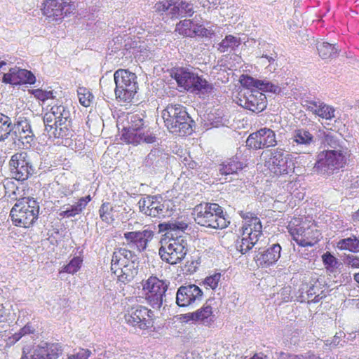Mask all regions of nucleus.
I'll list each match as a JSON object with an SVG mask.
<instances>
[{
  "label": "nucleus",
  "mask_w": 359,
  "mask_h": 359,
  "mask_svg": "<svg viewBox=\"0 0 359 359\" xmlns=\"http://www.w3.org/2000/svg\"><path fill=\"white\" fill-rule=\"evenodd\" d=\"M192 215L196 224L206 228L223 229L230 223L217 203H200L194 207Z\"/></svg>",
  "instance_id": "nucleus-1"
},
{
  "label": "nucleus",
  "mask_w": 359,
  "mask_h": 359,
  "mask_svg": "<svg viewBox=\"0 0 359 359\" xmlns=\"http://www.w3.org/2000/svg\"><path fill=\"white\" fill-rule=\"evenodd\" d=\"M162 117L170 133L180 136L191 134L193 121L182 104H169L162 111Z\"/></svg>",
  "instance_id": "nucleus-2"
},
{
  "label": "nucleus",
  "mask_w": 359,
  "mask_h": 359,
  "mask_svg": "<svg viewBox=\"0 0 359 359\" xmlns=\"http://www.w3.org/2000/svg\"><path fill=\"white\" fill-rule=\"evenodd\" d=\"M121 140L128 144H151L156 142V136L144 118L139 114L130 117L129 126L124 128Z\"/></svg>",
  "instance_id": "nucleus-3"
},
{
  "label": "nucleus",
  "mask_w": 359,
  "mask_h": 359,
  "mask_svg": "<svg viewBox=\"0 0 359 359\" xmlns=\"http://www.w3.org/2000/svg\"><path fill=\"white\" fill-rule=\"evenodd\" d=\"M39 213V203L33 198L24 197L16 201L10 216L15 226L28 228L36 221Z\"/></svg>",
  "instance_id": "nucleus-4"
},
{
  "label": "nucleus",
  "mask_w": 359,
  "mask_h": 359,
  "mask_svg": "<svg viewBox=\"0 0 359 359\" xmlns=\"http://www.w3.org/2000/svg\"><path fill=\"white\" fill-rule=\"evenodd\" d=\"M348 156L349 151L345 147L323 151L318 154L313 169L320 174H331L335 170L344 167Z\"/></svg>",
  "instance_id": "nucleus-5"
},
{
  "label": "nucleus",
  "mask_w": 359,
  "mask_h": 359,
  "mask_svg": "<svg viewBox=\"0 0 359 359\" xmlns=\"http://www.w3.org/2000/svg\"><path fill=\"white\" fill-rule=\"evenodd\" d=\"M117 99L124 102H130L138 88L135 74L127 69H119L114 74Z\"/></svg>",
  "instance_id": "nucleus-6"
},
{
  "label": "nucleus",
  "mask_w": 359,
  "mask_h": 359,
  "mask_svg": "<svg viewBox=\"0 0 359 359\" xmlns=\"http://www.w3.org/2000/svg\"><path fill=\"white\" fill-rule=\"evenodd\" d=\"M161 246L158 250L161 259L171 265L181 262L187 254L188 244L183 236L175 237L168 241H161Z\"/></svg>",
  "instance_id": "nucleus-7"
},
{
  "label": "nucleus",
  "mask_w": 359,
  "mask_h": 359,
  "mask_svg": "<svg viewBox=\"0 0 359 359\" xmlns=\"http://www.w3.org/2000/svg\"><path fill=\"white\" fill-rule=\"evenodd\" d=\"M170 283L169 280H161L156 276H150L142 281L145 299L154 309H160L162 306Z\"/></svg>",
  "instance_id": "nucleus-8"
},
{
  "label": "nucleus",
  "mask_w": 359,
  "mask_h": 359,
  "mask_svg": "<svg viewBox=\"0 0 359 359\" xmlns=\"http://www.w3.org/2000/svg\"><path fill=\"white\" fill-rule=\"evenodd\" d=\"M138 205L142 213L152 217H169L172 211L170 201H163L157 196H147L142 198L139 201Z\"/></svg>",
  "instance_id": "nucleus-9"
},
{
  "label": "nucleus",
  "mask_w": 359,
  "mask_h": 359,
  "mask_svg": "<svg viewBox=\"0 0 359 359\" xmlns=\"http://www.w3.org/2000/svg\"><path fill=\"white\" fill-rule=\"evenodd\" d=\"M32 158L27 152L16 153L11 156L9 165L15 179L24 181L35 172L36 165Z\"/></svg>",
  "instance_id": "nucleus-10"
},
{
  "label": "nucleus",
  "mask_w": 359,
  "mask_h": 359,
  "mask_svg": "<svg viewBox=\"0 0 359 359\" xmlns=\"http://www.w3.org/2000/svg\"><path fill=\"white\" fill-rule=\"evenodd\" d=\"M267 153H269V158L266 163L275 175H287L293 172L294 164L290 154L280 148L269 150Z\"/></svg>",
  "instance_id": "nucleus-11"
},
{
  "label": "nucleus",
  "mask_w": 359,
  "mask_h": 359,
  "mask_svg": "<svg viewBox=\"0 0 359 359\" xmlns=\"http://www.w3.org/2000/svg\"><path fill=\"white\" fill-rule=\"evenodd\" d=\"M154 11L163 15L165 14L170 18H180L185 15L191 16L194 7L191 4L186 1L174 0H163L155 4Z\"/></svg>",
  "instance_id": "nucleus-12"
},
{
  "label": "nucleus",
  "mask_w": 359,
  "mask_h": 359,
  "mask_svg": "<svg viewBox=\"0 0 359 359\" xmlns=\"http://www.w3.org/2000/svg\"><path fill=\"white\" fill-rule=\"evenodd\" d=\"M125 320L132 327L146 330L153 326V312L145 306L137 305L127 311Z\"/></svg>",
  "instance_id": "nucleus-13"
},
{
  "label": "nucleus",
  "mask_w": 359,
  "mask_h": 359,
  "mask_svg": "<svg viewBox=\"0 0 359 359\" xmlns=\"http://www.w3.org/2000/svg\"><path fill=\"white\" fill-rule=\"evenodd\" d=\"M238 104L242 107L259 113L266 107V95L259 90L245 89L239 93Z\"/></svg>",
  "instance_id": "nucleus-14"
},
{
  "label": "nucleus",
  "mask_w": 359,
  "mask_h": 359,
  "mask_svg": "<svg viewBox=\"0 0 359 359\" xmlns=\"http://www.w3.org/2000/svg\"><path fill=\"white\" fill-rule=\"evenodd\" d=\"M154 237V231L145 227L142 231H127L123 233L126 245L138 253L146 250Z\"/></svg>",
  "instance_id": "nucleus-15"
},
{
  "label": "nucleus",
  "mask_w": 359,
  "mask_h": 359,
  "mask_svg": "<svg viewBox=\"0 0 359 359\" xmlns=\"http://www.w3.org/2000/svg\"><path fill=\"white\" fill-rule=\"evenodd\" d=\"M316 144V138L308 130H294L290 138L292 149L296 154H309Z\"/></svg>",
  "instance_id": "nucleus-16"
},
{
  "label": "nucleus",
  "mask_w": 359,
  "mask_h": 359,
  "mask_svg": "<svg viewBox=\"0 0 359 359\" xmlns=\"http://www.w3.org/2000/svg\"><path fill=\"white\" fill-rule=\"evenodd\" d=\"M277 144L276 133L270 128H263L251 133L246 140V146L254 149H262Z\"/></svg>",
  "instance_id": "nucleus-17"
},
{
  "label": "nucleus",
  "mask_w": 359,
  "mask_h": 359,
  "mask_svg": "<svg viewBox=\"0 0 359 359\" xmlns=\"http://www.w3.org/2000/svg\"><path fill=\"white\" fill-rule=\"evenodd\" d=\"M74 6L69 0H47L44 3L43 13L48 18L57 21L71 13Z\"/></svg>",
  "instance_id": "nucleus-18"
},
{
  "label": "nucleus",
  "mask_w": 359,
  "mask_h": 359,
  "mask_svg": "<svg viewBox=\"0 0 359 359\" xmlns=\"http://www.w3.org/2000/svg\"><path fill=\"white\" fill-rule=\"evenodd\" d=\"M293 240L300 246H313L321 236L320 231L314 226L304 225L291 229L290 231Z\"/></svg>",
  "instance_id": "nucleus-19"
},
{
  "label": "nucleus",
  "mask_w": 359,
  "mask_h": 359,
  "mask_svg": "<svg viewBox=\"0 0 359 359\" xmlns=\"http://www.w3.org/2000/svg\"><path fill=\"white\" fill-rule=\"evenodd\" d=\"M203 291L194 284L180 286L176 293V303L179 306L184 307L199 302L203 299Z\"/></svg>",
  "instance_id": "nucleus-20"
},
{
  "label": "nucleus",
  "mask_w": 359,
  "mask_h": 359,
  "mask_svg": "<svg viewBox=\"0 0 359 359\" xmlns=\"http://www.w3.org/2000/svg\"><path fill=\"white\" fill-rule=\"evenodd\" d=\"M2 81L11 85L34 84L36 77L29 70L14 67L10 68L8 72L4 74Z\"/></svg>",
  "instance_id": "nucleus-21"
},
{
  "label": "nucleus",
  "mask_w": 359,
  "mask_h": 359,
  "mask_svg": "<svg viewBox=\"0 0 359 359\" xmlns=\"http://www.w3.org/2000/svg\"><path fill=\"white\" fill-rule=\"evenodd\" d=\"M13 131L15 139L25 147H30L35 140V135L32 129L30 122L24 117H20L17 123L13 126Z\"/></svg>",
  "instance_id": "nucleus-22"
},
{
  "label": "nucleus",
  "mask_w": 359,
  "mask_h": 359,
  "mask_svg": "<svg viewBox=\"0 0 359 359\" xmlns=\"http://www.w3.org/2000/svg\"><path fill=\"white\" fill-rule=\"evenodd\" d=\"M241 231V236H238L235 241V247L238 252L244 255L257 244L263 234H258V232L252 231L250 227H242Z\"/></svg>",
  "instance_id": "nucleus-23"
},
{
  "label": "nucleus",
  "mask_w": 359,
  "mask_h": 359,
  "mask_svg": "<svg viewBox=\"0 0 359 359\" xmlns=\"http://www.w3.org/2000/svg\"><path fill=\"white\" fill-rule=\"evenodd\" d=\"M62 346L58 343L41 342L34 346L31 359H57L62 353Z\"/></svg>",
  "instance_id": "nucleus-24"
},
{
  "label": "nucleus",
  "mask_w": 359,
  "mask_h": 359,
  "mask_svg": "<svg viewBox=\"0 0 359 359\" xmlns=\"http://www.w3.org/2000/svg\"><path fill=\"white\" fill-rule=\"evenodd\" d=\"M55 117L56 118L55 123L59 127V131L65 137H68L72 133L71 130V113L69 109L62 104H54L50 108Z\"/></svg>",
  "instance_id": "nucleus-25"
},
{
  "label": "nucleus",
  "mask_w": 359,
  "mask_h": 359,
  "mask_svg": "<svg viewBox=\"0 0 359 359\" xmlns=\"http://www.w3.org/2000/svg\"><path fill=\"white\" fill-rule=\"evenodd\" d=\"M302 106L306 110L326 120H331L335 116V109L319 99L305 100Z\"/></svg>",
  "instance_id": "nucleus-26"
},
{
  "label": "nucleus",
  "mask_w": 359,
  "mask_h": 359,
  "mask_svg": "<svg viewBox=\"0 0 359 359\" xmlns=\"http://www.w3.org/2000/svg\"><path fill=\"white\" fill-rule=\"evenodd\" d=\"M176 31L188 37H194L196 36L208 37L211 33L210 31L205 28L202 25L195 23L191 20H181L176 25Z\"/></svg>",
  "instance_id": "nucleus-27"
},
{
  "label": "nucleus",
  "mask_w": 359,
  "mask_h": 359,
  "mask_svg": "<svg viewBox=\"0 0 359 359\" xmlns=\"http://www.w3.org/2000/svg\"><path fill=\"white\" fill-rule=\"evenodd\" d=\"M158 232H164L165 238L169 239L182 236V233L188 228V224L184 220L174 219L158 225Z\"/></svg>",
  "instance_id": "nucleus-28"
},
{
  "label": "nucleus",
  "mask_w": 359,
  "mask_h": 359,
  "mask_svg": "<svg viewBox=\"0 0 359 359\" xmlns=\"http://www.w3.org/2000/svg\"><path fill=\"white\" fill-rule=\"evenodd\" d=\"M281 247L279 244H273L256 255L257 262L263 267L275 264L280 257Z\"/></svg>",
  "instance_id": "nucleus-29"
},
{
  "label": "nucleus",
  "mask_w": 359,
  "mask_h": 359,
  "mask_svg": "<svg viewBox=\"0 0 359 359\" xmlns=\"http://www.w3.org/2000/svg\"><path fill=\"white\" fill-rule=\"evenodd\" d=\"M136 251L128 250L126 248H119L114 252L111 258V270H116L121 264H128L130 262H137V257L135 255Z\"/></svg>",
  "instance_id": "nucleus-30"
},
{
  "label": "nucleus",
  "mask_w": 359,
  "mask_h": 359,
  "mask_svg": "<svg viewBox=\"0 0 359 359\" xmlns=\"http://www.w3.org/2000/svg\"><path fill=\"white\" fill-rule=\"evenodd\" d=\"M91 201L90 195L82 197L74 205H64L61 208L59 215L62 217H74L79 215L85 209L87 204Z\"/></svg>",
  "instance_id": "nucleus-31"
},
{
  "label": "nucleus",
  "mask_w": 359,
  "mask_h": 359,
  "mask_svg": "<svg viewBox=\"0 0 359 359\" xmlns=\"http://www.w3.org/2000/svg\"><path fill=\"white\" fill-rule=\"evenodd\" d=\"M116 270H111L121 282H129L134 278L138 271V262H130L128 264H121Z\"/></svg>",
  "instance_id": "nucleus-32"
},
{
  "label": "nucleus",
  "mask_w": 359,
  "mask_h": 359,
  "mask_svg": "<svg viewBox=\"0 0 359 359\" xmlns=\"http://www.w3.org/2000/svg\"><path fill=\"white\" fill-rule=\"evenodd\" d=\"M197 74L194 73L191 69L188 68H179L172 73V77L177 81L180 87L183 88L187 91L196 77Z\"/></svg>",
  "instance_id": "nucleus-33"
},
{
  "label": "nucleus",
  "mask_w": 359,
  "mask_h": 359,
  "mask_svg": "<svg viewBox=\"0 0 359 359\" xmlns=\"http://www.w3.org/2000/svg\"><path fill=\"white\" fill-rule=\"evenodd\" d=\"M214 89L213 85L198 74L196 76L190 89L188 91L198 95L200 97L209 96Z\"/></svg>",
  "instance_id": "nucleus-34"
},
{
  "label": "nucleus",
  "mask_w": 359,
  "mask_h": 359,
  "mask_svg": "<svg viewBox=\"0 0 359 359\" xmlns=\"http://www.w3.org/2000/svg\"><path fill=\"white\" fill-rule=\"evenodd\" d=\"M166 159V154L158 149H154L146 157L144 164L147 167L153 168L158 170L165 167Z\"/></svg>",
  "instance_id": "nucleus-35"
},
{
  "label": "nucleus",
  "mask_w": 359,
  "mask_h": 359,
  "mask_svg": "<svg viewBox=\"0 0 359 359\" xmlns=\"http://www.w3.org/2000/svg\"><path fill=\"white\" fill-rule=\"evenodd\" d=\"M43 121L44 123L45 131L47 133V135L49 136V137H65L63 134L59 133V127H57L56 126L57 123H55L56 118L55 117L51 109L50 111L44 114Z\"/></svg>",
  "instance_id": "nucleus-36"
},
{
  "label": "nucleus",
  "mask_w": 359,
  "mask_h": 359,
  "mask_svg": "<svg viewBox=\"0 0 359 359\" xmlns=\"http://www.w3.org/2000/svg\"><path fill=\"white\" fill-rule=\"evenodd\" d=\"M243 168L241 163L237 157L229 158L219 165V172L222 175L236 174Z\"/></svg>",
  "instance_id": "nucleus-37"
},
{
  "label": "nucleus",
  "mask_w": 359,
  "mask_h": 359,
  "mask_svg": "<svg viewBox=\"0 0 359 359\" xmlns=\"http://www.w3.org/2000/svg\"><path fill=\"white\" fill-rule=\"evenodd\" d=\"M300 290L302 294H303L304 292L306 294V297H305L304 295H302V297L303 298L302 302L307 300L309 302H318L322 299V297H320V294H318L320 288L315 284L304 283L302 285Z\"/></svg>",
  "instance_id": "nucleus-38"
},
{
  "label": "nucleus",
  "mask_w": 359,
  "mask_h": 359,
  "mask_svg": "<svg viewBox=\"0 0 359 359\" xmlns=\"http://www.w3.org/2000/svg\"><path fill=\"white\" fill-rule=\"evenodd\" d=\"M212 309L210 304L207 302L204 306L196 311L195 312L188 313L185 315L187 320H200L203 322H208V318L212 316Z\"/></svg>",
  "instance_id": "nucleus-39"
},
{
  "label": "nucleus",
  "mask_w": 359,
  "mask_h": 359,
  "mask_svg": "<svg viewBox=\"0 0 359 359\" xmlns=\"http://www.w3.org/2000/svg\"><path fill=\"white\" fill-rule=\"evenodd\" d=\"M241 217L245 220V223L242 227H250L252 231L258 232V234H262V224L259 218H258L254 213L248 212H241Z\"/></svg>",
  "instance_id": "nucleus-40"
},
{
  "label": "nucleus",
  "mask_w": 359,
  "mask_h": 359,
  "mask_svg": "<svg viewBox=\"0 0 359 359\" xmlns=\"http://www.w3.org/2000/svg\"><path fill=\"white\" fill-rule=\"evenodd\" d=\"M320 57L324 60L334 58L338 55V50L334 45L327 42H320L317 45Z\"/></svg>",
  "instance_id": "nucleus-41"
},
{
  "label": "nucleus",
  "mask_w": 359,
  "mask_h": 359,
  "mask_svg": "<svg viewBox=\"0 0 359 359\" xmlns=\"http://www.w3.org/2000/svg\"><path fill=\"white\" fill-rule=\"evenodd\" d=\"M241 43V39L236 37L233 35H227L226 37L218 44V50L221 53L233 50L236 48L238 47Z\"/></svg>",
  "instance_id": "nucleus-42"
},
{
  "label": "nucleus",
  "mask_w": 359,
  "mask_h": 359,
  "mask_svg": "<svg viewBox=\"0 0 359 359\" xmlns=\"http://www.w3.org/2000/svg\"><path fill=\"white\" fill-rule=\"evenodd\" d=\"M13 130V123L11 118L0 113V141L7 139Z\"/></svg>",
  "instance_id": "nucleus-43"
},
{
  "label": "nucleus",
  "mask_w": 359,
  "mask_h": 359,
  "mask_svg": "<svg viewBox=\"0 0 359 359\" xmlns=\"http://www.w3.org/2000/svg\"><path fill=\"white\" fill-rule=\"evenodd\" d=\"M337 248L340 250H347L353 252H359V239L356 236L341 239L337 243Z\"/></svg>",
  "instance_id": "nucleus-44"
},
{
  "label": "nucleus",
  "mask_w": 359,
  "mask_h": 359,
  "mask_svg": "<svg viewBox=\"0 0 359 359\" xmlns=\"http://www.w3.org/2000/svg\"><path fill=\"white\" fill-rule=\"evenodd\" d=\"M77 95L79 102L83 107H89L93 98V95L90 90L83 87H79L77 90Z\"/></svg>",
  "instance_id": "nucleus-45"
},
{
  "label": "nucleus",
  "mask_w": 359,
  "mask_h": 359,
  "mask_svg": "<svg viewBox=\"0 0 359 359\" xmlns=\"http://www.w3.org/2000/svg\"><path fill=\"white\" fill-rule=\"evenodd\" d=\"M111 210L112 207L109 203H104L101 205L99 210V214L103 222L107 224H111L114 220L111 214Z\"/></svg>",
  "instance_id": "nucleus-46"
},
{
  "label": "nucleus",
  "mask_w": 359,
  "mask_h": 359,
  "mask_svg": "<svg viewBox=\"0 0 359 359\" xmlns=\"http://www.w3.org/2000/svg\"><path fill=\"white\" fill-rule=\"evenodd\" d=\"M82 259L79 257H74L68 264L65 265L62 270L60 271L61 272H65L67 273L74 274L76 272H77L81 266L82 264Z\"/></svg>",
  "instance_id": "nucleus-47"
},
{
  "label": "nucleus",
  "mask_w": 359,
  "mask_h": 359,
  "mask_svg": "<svg viewBox=\"0 0 359 359\" xmlns=\"http://www.w3.org/2000/svg\"><path fill=\"white\" fill-rule=\"evenodd\" d=\"M260 92H269L275 94H279L281 91L280 88L269 81L266 80H260L258 89Z\"/></svg>",
  "instance_id": "nucleus-48"
},
{
  "label": "nucleus",
  "mask_w": 359,
  "mask_h": 359,
  "mask_svg": "<svg viewBox=\"0 0 359 359\" xmlns=\"http://www.w3.org/2000/svg\"><path fill=\"white\" fill-rule=\"evenodd\" d=\"M240 81L243 87H246V89H250L251 87L258 89L260 80L255 79L248 75H242Z\"/></svg>",
  "instance_id": "nucleus-49"
},
{
  "label": "nucleus",
  "mask_w": 359,
  "mask_h": 359,
  "mask_svg": "<svg viewBox=\"0 0 359 359\" xmlns=\"http://www.w3.org/2000/svg\"><path fill=\"white\" fill-rule=\"evenodd\" d=\"M33 94L36 99L42 101L43 102H45L48 100H54L55 97L54 93L52 90L47 91L36 89L34 91Z\"/></svg>",
  "instance_id": "nucleus-50"
},
{
  "label": "nucleus",
  "mask_w": 359,
  "mask_h": 359,
  "mask_svg": "<svg viewBox=\"0 0 359 359\" xmlns=\"http://www.w3.org/2000/svg\"><path fill=\"white\" fill-rule=\"evenodd\" d=\"M199 263L194 259H188L182 266V271L186 274H192L196 271Z\"/></svg>",
  "instance_id": "nucleus-51"
},
{
  "label": "nucleus",
  "mask_w": 359,
  "mask_h": 359,
  "mask_svg": "<svg viewBox=\"0 0 359 359\" xmlns=\"http://www.w3.org/2000/svg\"><path fill=\"white\" fill-rule=\"evenodd\" d=\"M79 187V183H74L72 185L62 186L58 191L62 196H69L74 194Z\"/></svg>",
  "instance_id": "nucleus-52"
},
{
  "label": "nucleus",
  "mask_w": 359,
  "mask_h": 359,
  "mask_svg": "<svg viewBox=\"0 0 359 359\" xmlns=\"http://www.w3.org/2000/svg\"><path fill=\"white\" fill-rule=\"evenodd\" d=\"M221 278V274L219 273H216L212 276H210L205 279V284L209 286L211 289L215 290Z\"/></svg>",
  "instance_id": "nucleus-53"
},
{
  "label": "nucleus",
  "mask_w": 359,
  "mask_h": 359,
  "mask_svg": "<svg viewBox=\"0 0 359 359\" xmlns=\"http://www.w3.org/2000/svg\"><path fill=\"white\" fill-rule=\"evenodd\" d=\"M325 141L326 144L332 149V150H338L340 147H343L337 137L332 135H326L325 137Z\"/></svg>",
  "instance_id": "nucleus-54"
},
{
  "label": "nucleus",
  "mask_w": 359,
  "mask_h": 359,
  "mask_svg": "<svg viewBox=\"0 0 359 359\" xmlns=\"http://www.w3.org/2000/svg\"><path fill=\"white\" fill-rule=\"evenodd\" d=\"M291 288L290 287H283L278 293L277 297L280 299V302H287L290 299Z\"/></svg>",
  "instance_id": "nucleus-55"
},
{
  "label": "nucleus",
  "mask_w": 359,
  "mask_h": 359,
  "mask_svg": "<svg viewBox=\"0 0 359 359\" xmlns=\"http://www.w3.org/2000/svg\"><path fill=\"white\" fill-rule=\"evenodd\" d=\"M91 354L88 349L79 348V351L73 355L69 356V359H88Z\"/></svg>",
  "instance_id": "nucleus-56"
},
{
  "label": "nucleus",
  "mask_w": 359,
  "mask_h": 359,
  "mask_svg": "<svg viewBox=\"0 0 359 359\" xmlns=\"http://www.w3.org/2000/svg\"><path fill=\"white\" fill-rule=\"evenodd\" d=\"M344 263L353 268H359V257L349 255L344 259Z\"/></svg>",
  "instance_id": "nucleus-57"
},
{
  "label": "nucleus",
  "mask_w": 359,
  "mask_h": 359,
  "mask_svg": "<svg viewBox=\"0 0 359 359\" xmlns=\"http://www.w3.org/2000/svg\"><path fill=\"white\" fill-rule=\"evenodd\" d=\"M182 163L187 167L188 169L194 170L197 169L198 167V164L192 160V158L190 156L184 157L182 160Z\"/></svg>",
  "instance_id": "nucleus-58"
},
{
  "label": "nucleus",
  "mask_w": 359,
  "mask_h": 359,
  "mask_svg": "<svg viewBox=\"0 0 359 359\" xmlns=\"http://www.w3.org/2000/svg\"><path fill=\"white\" fill-rule=\"evenodd\" d=\"M323 262L329 266H334L337 263L336 258L330 253L327 252L323 255Z\"/></svg>",
  "instance_id": "nucleus-59"
},
{
  "label": "nucleus",
  "mask_w": 359,
  "mask_h": 359,
  "mask_svg": "<svg viewBox=\"0 0 359 359\" xmlns=\"http://www.w3.org/2000/svg\"><path fill=\"white\" fill-rule=\"evenodd\" d=\"M35 331V329L30 325L29 324L25 325L22 328H21L18 332L23 337L29 335L30 334H33Z\"/></svg>",
  "instance_id": "nucleus-60"
},
{
  "label": "nucleus",
  "mask_w": 359,
  "mask_h": 359,
  "mask_svg": "<svg viewBox=\"0 0 359 359\" xmlns=\"http://www.w3.org/2000/svg\"><path fill=\"white\" fill-rule=\"evenodd\" d=\"M344 337H345L344 332L341 331L337 332L336 334L334 336L333 339H332L330 344L334 346H337L339 344L342 346V344H340V341Z\"/></svg>",
  "instance_id": "nucleus-61"
},
{
  "label": "nucleus",
  "mask_w": 359,
  "mask_h": 359,
  "mask_svg": "<svg viewBox=\"0 0 359 359\" xmlns=\"http://www.w3.org/2000/svg\"><path fill=\"white\" fill-rule=\"evenodd\" d=\"M200 4L204 8L215 7L219 4V0H199Z\"/></svg>",
  "instance_id": "nucleus-62"
},
{
  "label": "nucleus",
  "mask_w": 359,
  "mask_h": 359,
  "mask_svg": "<svg viewBox=\"0 0 359 359\" xmlns=\"http://www.w3.org/2000/svg\"><path fill=\"white\" fill-rule=\"evenodd\" d=\"M280 359H303V354H291L287 353H281Z\"/></svg>",
  "instance_id": "nucleus-63"
},
{
  "label": "nucleus",
  "mask_w": 359,
  "mask_h": 359,
  "mask_svg": "<svg viewBox=\"0 0 359 359\" xmlns=\"http://www.w3.org/2000/svg\"><path fill=\"white\" fill-rule=\"evenodd\" d=\"M22 336L18 332L13 334L11 337H9L8 340L11 344H15L18 341Z\"/></svg>",
  "instance_id": "nucleus-64"
}]
</instances>
